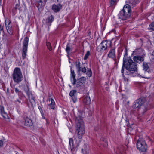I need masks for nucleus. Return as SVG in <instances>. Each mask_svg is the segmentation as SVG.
Returning <instances> with one entry per match:
<instances>
[{
	"mask_svg": "<svg viewBox=\"0 0 154 154\" xmlns=\"http://www.w3.org/2000/svg\"><path fill=\"white\" fill-rule=\"evenodd\" d=\"M125 63H126L125 68L127 70V73L126 75L131 76H135V72L137 70V64L135 62H134L130 58H128L127 59H126L125 54L123 58V65L121 70L122 75H123Z\"/></svg>",
	"mask_w": 154,
	"mask_h": 154,
	"instance_id": "obj_1",
	"label": "nucleus"
},
{
	"mask_svg": "<svg viewBox=\"0 0 154 154\" xmlns=\"http://www.w3.org/2000/svg\"><path fill=\"white\" fill-rule=\"evenodd\" d=\"M75 122L76 124V133L77 134L83 135L85 133V128L82 118L79 116L76 117Z\"/></svg>",
	"mask_w": 154,
	"mask_h": 154,
	"instance_id": "obj_2",
	"label": "nucleus"
},
{
	"mask_svg": "<svg viewBox=\"0 0 154 154\" xmlns=\"http://www.w3.org/2000/svg\"><path fill=\"white\" fill-rule=\"evenodd\" d=\"M131 14V9L129 5H125L122 10L121 11L119 14L120 18L122 20H126L129 18Z\"/></svg>",
	"mask_w": 154,
	"mask_h": 154,
	"instance_id": "obj_3",
	"label": "nucleus"
},
{
	"mask_svg": "<svg viewBox=\"0 0 154 154\" xmlns=\"http://www.w3.org/2000/svg\"><path fill=\"white\" fill-rule=\"evenodd\" d=\"M12 75L13 80L15 82L18 83L22 81L23 76L19 68L15 69Z\"/></svg>",
	"mask_w": 154,
	"mask_h": 154,
	"instance_id": "obj_4",
	"label": "nucleus"
},
{
	"mask_svg": "<svg viewBox=\"0 0 154 154\" xmlns=\"http://www.w3.org/2000/svg\"><path fill=\"white\" fill-rule=\"evenodd\" d=\"M137 147L141 152H144L146 151L147 148L146 145L143 138L139 139L137 143Z\"/></svg>",
	"mask_w": 154,
	"mask_h": 154,
	"instance_id": "obj_5",
	"label": "nucleus"
},
{
	"mask_svg": "<svg viewBox=\"0 0 154 154\" xmlns=\"http://www.w3.org/2000/svg\"><path fill=\"white\" fill-rule=\"evenodd\" d=\"M28 42L29 38L27 37H25L23 42V45L22 51V55L23 59H25L26 57Z\"/></svg>",
	"mask_w": 154,
	"mask_h": 154,
	"instance_id": "obj_6",
	"label": "nucleus"
},
{
	"mask_svg": "<svg viewBox=\"0 0 154 154\" xmlns=\"http://www.w3.org/2000/svg\"><path fill=\"white\" fill-rule=\"evenodd\" d=\"M110 45L107 41H103L97 47V50L98 51L102 52L105 50L108 47L107 45Z\"/></svg>",
	"mask_w": 154,
	"mask_h": 154,
	"instance_id": "obj_7",
	"label": "nucleus"
},
{
	"mask_svg": "<svg viewBox=\"0 0 154 154\" xmlns=\"http://www.w3.org/2000/svg\"><path fill=\"white\" fill-rule=\"evenodd\" d=\"M69 149L73 154H75L77 150L75 148L73 144V140L72 138L69 139Z\"/></svg>",
	"mask_w": 154,
	"mask_h": 154,
	"instance_id": "obj_8",
	"label": "nucleus"
},
{
	"mask_svg": "<svg viewBox=\"0 0 154 154\" xmlns=\"http://www.w3.org/2000/svg\"><path fill=\"white\" fill-rule=\"evenodd\" d=\"M143 102L141 99H138L133 103L132 107L134 109L139 108L143 104Z\"/></svg>",
	"mask_w": 154,
	"mask_h": 154,
	"instance_id": "obj_9",
	"label": "nucleus"
},
{
	"mask_svg": "<svg viewBox=\"0 0 154 154\" xmlns=\"http://www.w3.org/2000/svg\"><path fill=\"white\" fill-rule=\"evenodd\" d=\"M82 135H80L79 134L75 135L73 137L74 141L77 144L76 147L79 146V144L81 141L82 137Z\"/></svg>",
	"mask_w": 154,
	"mask_h": 154,
	"instance_id": "obj_10",
	"label": "nucleus"
},
{
	"mask_svg": "<svg viewBox=\"0 0 154 154\" xmlns=\"http://www.w3.org/2000/svg\"><path fill=\"white\" fill-rule=\"evenodd\" d=\"M71 70V74H70V79L72 84L73 85H75V82H76L77 80L75 78V72H74V71L72 69V68H70Z\"/></svg>",
	"mask_w": 154,
	"mask_h": 154,
	"instance_id": "obj_11",
	"label": "nucleus"
},
{
	"mask_svg": "<svg viewBox=\"0 0 154 154\" xmlns=\"http://www.w3.org/2000/svg\"><path fill=\"white\" fill-rule=\"evenodd\" d=\"M133 59L134 61L138 63H141L144 60V56L137 55L134 57Z\"/></svg>",
	"mask_w": 154,
	"mask_h": 154,
	"instance_id": "obj_12",
	"label": "nucleus"
},
{
	"mask_svg": "<svg viewBox=\"0 0 154 154\" xmlns=\"http://www.w3.org/2000/svg\"><path fill=\"white\" fill-rule=\"evenodd\" d=\"M108 57L110 58L114 59L115 58V47L112 48L108 54Z\"/></svg>",
	"mask_w": 154,
	"mask_h": 154,
	"instance_id": "obj_13",
	"label": "nucleus"
},
{
	"mask_svg": "<svg viewBox=\"0 0 154 154\" xmlns=\"http://www.w3.org/2000/svg\"><path fill=\"white\" fill-rule=\"evenodd\" d=\"M51 94H49L48 95V100L51 101L50 103L49 104L51 108L52 109H54L55 108V103L54 100L51 98Z\"/></svg>",
	"mask_w": 154,
	"mask_h": 154,
	"instance_id": "obj_14",
	"label": "nucleus"
},
{
	"mask_svg": "<svg viewBox=\"0 0 154 154\" xmlns=\"http://www.w3.org/2000/svg\"><path fill=\"white\" fill-rule=\"evenodd\" d=\"M62 6L60 5H53L52 7V10L55 12H58L61 9Z\"/></svg>",
	"mask_w": 154,
	"mask_h": 154,
	"instance_id": "obj_15",
	"label": "nucleus"
},
{
	"mask_svg": "<svg viewBox=\"0 0 154 154\" xmlns=\"http://www.w3.org/2000/svg\"><path fill=\"white\" fill-rule=\"evenodd\" d=\"M33 123L32 120L28 117H26L25 119V125L27 126H31L33 125Z\"/></svg>",
	"mask_w": 154,
	"mask_h": 154,
	"instance_id": "obj_16",
	"label": "nucleus"
},
{
	"mask_svg": "<svg viewBox=\"0 0 154 154\" xmlns=\"http://www.w3.org/2000/svg\"><path fill=\"white\" fill-rule=\"evenodd\" d=\"M27 96L32 105H33L35 104V97L33 96L32 93L28 95Z\"/></svg>",
	"mask_w": 154,
	"mask_h": 154,
	"instance_id": "obj_17",
	"label": "nucleus"
},
{
	"mask_svg": "<svg viewBox=\"0 0 154 154\" xmlns=\"http://www.w3.org/2000/svg\"><path fill=\"white\" fill-rule=\"evenodd\" d=\"M0 113L1 114L3 117L6 118L8 117V116L7 113L5 111L4 108L0 105Z\"/></svg>",
	"mask_w": 154,
	"mask_h": 154,
	"instance_id": "obj_18",
	"label": "nucleus"
},
{
	"mask_svg": "<svg viewBox=\"0 0 154 154\" xmlns=\"http://www.w3.org/2000/svg\"><path fill=\"white\" fill-rule=\"evenodd\" d=\"M80 63L79 61L78 62H76L75 66L76 69H77V72L78 73V75L79 76H81V74L80 73L81 71V67L80 65Z\"/></svg>",
	"mask_w": 154,
	"mask_h": 154,
	"instance_id": "obj_19",
	"label": "nucleus"
},
{
	"mask_svg": "<svg viewBox=\"0 0 154 154\" xmlns=\"http://www.w3.org/2000/svg\"><path fill=\"white\" fill-rule=\"evenodd\" d=\"M142 53L143 54V50L140 48H137L134 51H133L132 54L133 55H137L142 54Z\"/></svg>",
	"mask_w": 154,
	"mask_h": 154,
	"instance_id": "obj_20",
	"label": "nucleus"
},
{
	"mask_svg": "<svg viewBox=\"0 0 154 154\" xmlns=\"http://www.w3.org/2000/svg\"><path fill=\"white\" fill-rule=\"evenodd\" d=\"M83 102L87 105H89L91 103V100L88 95L86 96L84 98Z\"/></svg>",
	"mask_w": 154,
	"mask_h": 154,
	"instance_id": "obj_21",
	"label": "nucleus"
},
{
	"mask_svg": "<svg viewBox=\"0 0 154 154\" xmlns=\"http://www.w3.org/2000/svg\"><path fill=\"white\" fill-rule=\"evenodd\" d=\"M143 70L145 71V73H149V72L147 71L149 69V67L148 63L146 62H143Z\"/></svg>",
	"mask_w": 154,
	"mask_h": 154,
	"instance_id": "obj_22",
	"label": "nucleus"
},
{
	"mask_svg": "<svg viewBox=\"0 0 154 154\" xmlns=\"http://www.w3.org/2000/svg\"><path fill=\"white\" fill-rule=\"evenodd\" d=\"M82 152L83 154H88L89 152L88 146L85 145L84 148L82 149Z\"/></svg>",
	"mask_w": 154,
	"mask_h": 154,
	"instance_id": "obj_23",
	"label": "nucleus"
},
{
	"mask_svg": "<svg viewBox=\"0 0 154 154\" xmlns=\"http://www.w3.org/2000/svg\"><path fill=\"white\" fill-rule=\"evenodd\" d=\"M76 86L75 88H79V89H81L84 87V85L82 83H81L79 81L77 80L76 82H75V84Z\"/></svg>",
	"mask_w": 154,
	"mask_h": 154,
	"instance_id": "obj_24",
	"label": "nucleus"
},
{
	"mask_svg": "<svg viewBox=\"0 0 154 154\" xmlns=\"http://www.w3.org/2000/svg\"><path fill=\"white\" fill-rule=\"evenodd\" d=\"M5 25L6 26V28L8 32L10 34H11L12 33L11 31V26L10 24V23H8L7 26V23H6Z\"/></svg>",
	"mask_w": 154,
	"mask_h": 154,
	"instance_id": "obj_25",
	"label": "nucleus"
},
{
	"mask_svg": "<svg viewBox=\"0 0 154 154\" xmlns=\"http://www.w3.org/2000/svg\"><path fill=\"white\" fill-rule=\"evenodd\" d=\"M24 90L27 95L32 93L28 85H27L24 88Z\"/></svg>",
	"mask_w": 154,
	"mask_h": 154,
	"instance_id": "obj_26",
	"label": "nucleus"
},
{
	"mask_svg": "<svg viewBox=\"0 0 154 154\" xmlns=\"http://www.w3.org/2000/svg\"><path fill=\"white\" fill-rule=\"evenodd\" d=\"M139 2V0H130L129 1V3L132 5V6H134Z\"/></svg>",
	"mask_w": 154,
	"mask_h": 154,
	"instance_id": "obj_27",
	"label": "nucleus"
},
{
	"mask_svg": "<svg viewBox=\"0 0 154 154\" xmlns=\"http://www.w3.org/2000/svg\"><path fill=\"white\" fill-rule=\"evenodd\" d=\"M81 83H82L83 84L85 83V81L86 80V77H82L80 78L79 79H77Z\"/></svg>",
	"mask_w": 154,
	"mask_h": 154,
	"instance_id": "obj_28",
	"label": "nucleus"
},
{
	"mask_svg": "<svg viewBox=\"0 0 154 154\" xmlns=\"http://www.w3.org/2000/svg\"><path fill=\"white\" fill-rule=\"evenodd\" d=\"M148 29L151 31H154V22L150 24Z\"/></svg>",
	"mask_w": 154,
	"mask_h": 154,
	"instance_id": "obj_29",
	"label": "nucleus"
},
{
	"mask_svg": "<svg viewBox=\"0 0 154 154\" xmlns=\"http://www.w3.org/2000/svg\"><path fill=\"white\" fill-rule=\"evenodd\" d=\"M46 45L48 49L50 51H51L52 50V48L50 42H46Z\"/></svg>",
	"mask_w": 154,
	"mask_h": 154,
	"instance_id": "obj_30",
	"label": "nucleus"
},
{
	"mask_svg": "<svg viewBox=\"0 0 154 154\" xmlns=\"http://www.w3.org/2000/svg\"><path fill=\"white\" fill-rule=\"evenodd\" d=\"M86 74L89 77H90L92 76V72L91 69H88Z\"/></svg>",
	"mask_w": 154,
	"mask_h": 154,
	"instance_id": "obj_31",
	"label": "nucleus"
},
{
	"mask_svg": "<svg viewBox=\"0 0 154 154\" xmlns=\"http://www.w3.org/2000/svg\"><path fill=\"white\" fill-rule=\"evenodd\" d=\"M144 108H142L140 109L139 110V112L140 113H141L142 115L144 114L147 111V109L145 107H144Z\"/></svg>",
	"mask_w": 154,
	"mask_h": 154,
	"instance_id": "obj_32",
	"label": "nucleus"
},
{
	"mask_svg": "<svg viewBox=\"0 0 154 154\" xmlns=\"http://www.w3.org/2000/svg\"><path fill=\"white\" fill-rule=\"evenodd\" d=\"M71 50L70 47L69 46L68 44H67L66 45V51L67 53L69 54L71 51Z\"/></svg>",
	"mask_w": 154,
	"mask_h": 154,
	"instance_id": "obj_33",
	"label": "nucleus"
},
{
	"mask_svg": "<svg viewBox=\"0 0 154 154\" xmlns=\"http://www.w3.org/2000/svg\"><path fill=\"white\" fill-rule=\"evenodd\" d=\"M47 0H40L39 2V5H40V3L41 4V5L44 6L45 5V3L46 2Z\"/></svg>",
	"mask_w": 154,
	"mask_h": 154,
	"instance_id": "obj_34",
	"label": "nucleus"
},
{
	"mask_svg": "<svg viewBox=\"0 0 154 154\" xmlns=\"http://www.w3.org/2000/svg\"><path fill=\"white\" fill-rule=\"evenodd\" d=\"M90 54V52L89 51H88L85 54V56L84 57V59L85 60H86L88 57V56Z\"/></svg>",
	"mask_w": 154,
	"mask_h": 154,
	"instance_id": "obj_35",
	"label": "nucleus"
},
{
	"mask_svg": "<svg viewBox=\"0 0 154 154\" xmlns=\"http://www.w3.org/2000/svg\"><path fill=\"white\" fill-rule=\"evenodd\" d=\"M48 22L49 23H51L54 20V18L52 15L49 16L48 18Z\"/></svg>",
	"mask_w": 154,
	"mask_h": 154,
	"instance_id": "obj_36",
	"label": "nucleus"
},
{
	"mask_svg": "<svg viewBox=\"0 0 154 154\" xmlns=\"http://www.w3.org/2000/svg\"><path fill=\"white\" fill-rule=\"evenodd\" d=\"M76 92V91L75 90H73L71 91L69 93V96L71 97L73 96L74 94Z\"/></svg>",
	"mask_w": 154,
	"mask_h": 154,
	"instance_id": "obj_37",
	"label": "nucleus"
},
{
	"mask_svg": "<svg viewBox=\"0 0 154 154\" xmlns=\"http://www.w3.org/2000/svg\"><path fill=\"white\" fill-rule=\"evenodd\" d=\"M117 0H111L110 1V4L111 6L115 5L116 3Z\"/></svg>",
	"mask_w": 154,
	"mask_h": 154,
	"instance_id": "obj_38",
	"label": "nucleus"
},
{
	"mask_svg": "<svg viewBox=\"0 0 154 154\" xmlns=\"http://www.w3.org/2000/svg\"><path fill=\"white\" fill-rule=\"evenodd\" d=\"M81 71L83 73H85L86 72V69L85 67H83L81 68Z\"/></svg>",
	"mask_w": 154,
	"mask_h": 154,
	"instance_id": "obj_39",
	"label": "nucleus"
},
{
	"mask_svg": "<svg viewBox=\"0 0 154 154\" xmlns=\"http://www.w3.org/2000/svg\"><path fill=\"white\" fill-rule=\"evenodd\" d=\"M15 92L17 94L21 92V91L18 89L17 88H15Z\"/></svg>",
	"mask_w": 154,
	"mask_h": 154,
	"instance_id": "obj_40",
	"label": "nucleus"
},
{
	"mask_svg": "<svg viewBox=\"0 0 154 154\" xmlns=\"http://www.w3.org/2000/svg\"><path fill=\"white\" fill-rule=\"evenodd\" d=\"M3 145V142L1 140H0V147L2 146Z\"/></svg>",
	"mask_w": 154,
	"mask_h": 154,
	"instance_id": "obj_41",
	"label": "nucleus"
},
{
	"mask_svg": "<svg viewBox=\"0 0 154 154\" xmlns=\"http://www.w3.org/2000/svg\"><path fill=\"white\" fill-rule=\"evenodd\" d=\"M40 112L42 116L44 115V113L42 109H41V110H40Z\"/></svg>",
	"mask_w": 154,
	"mask_h": 154,
	"instance_id": "obj_42",
	"label": "nucleus"
},
{
	"mask_svg": "<svg viewBox=\"0 0 154 154\" xmlns=\"http://www.w3.org/2000/svg\"><path fill=\"white\" fill-rule=\"evenodd\" d=\"M142 78H146V79H149L150 78V77H147V76H142Z\"/></svg>",
	"mask_w": 154,
	"mask_h": 154,
	"instance_id": "obj_43",
	"label": "nucleus"
},
{
	"mask_svg": "<svg viewBox=\"0 0 154 154\" xmlns=\"http://www.w3.org/2000/svg\"><path fill=\"white\" fill-rule=\"evenodd\" d=\"M17 102H18L19 103H21V101L19 100L18 99L17 100H16L15 101V102L17 103Z\"/></svg>",
	"mask_w": 154,
	"mask_h": 154,
	"instance_id": "obj_44",
	"label": "nucleus"
},
{
	"mask_svg": "<svg viewBox=\"0 0 154 154\" xmlns=\"http://www.w3.org/2000/svg\"><path fill=\"white\" fill-rule=\"evenodd\" d=\"M19 6H20L18 4L16 5L15 7L16 9H18Z\"/></svg>",
	"mask_w": 154,
	"mask_h": 154,
	"instance_id": "obj_45",
	"label": "nucleus"
},
{
	"mask_svg": "<svg viewBox=\"0 0 154 154\" xmlns=\"http://www.w3.org/2000/svg\"><path fill=\"white\" fill-rule=\"evenodd\" d=\"M42 119H45V117L44 115L42 116Z\"/></svg>",
	"mask_w": 154,
	"mask_h": 154,
	"instance_id": "obj_46",
	"label": "nucleus"
},
{
	"mask_svg": "<svg viewBox=\"0 0 154 154\" xmlns=\"http://www.w3.org/2000/svg\"><path fill=\"white\" fill-rule=\"evenodd\" d=\"M38 108L39 109L40 111V110H41V109H42L41 107H40V106H38Z\"/></svg>",
	"mask_w": 154,
	"mask_h": 154,
	"instance_id": "obj_47",
	"label": "nucleus"
},
{
	"mask_svg": "<svg viewBox=\"0 0 154 154\" xmlns=\"http://www.w3.org/2000/svg\"><path fill=\"white\" fill-rule=\"evenodd\" d=\"M106 89L107 91H108L109 90V88L108 87H107L106 88Z\"/></svg>",
	"mask_w": 154,
	"mask_h": 154,
	"instance_id": "obj_48",
	"label": "nucleus"
},
{
	"mask_svg": "<svg viewBox=\"0 0 154 154\" xmlns=\"http://www.w3.org/2000/svg\"><path fill=\"white\" fill-rule=\"evenodd\" d=\"M73 101L74 102V103H75V100H73Z\"/></svg>",
	"mask_w": 154,
	"mask_h": 154,
	"instance_id": "obj_49",
	"label": "nucleus"
},
{
	"mask_svg": "<svg viewBox=\"0 0 154 154\" xmlns=\"http://www.w3.org/2000/svg\"><path fill=\"white\" fill-rule=\"evenodd\" d=\"M116 153L117 154H119V153L118 152H116Z\"/></svg>",
	"mask_w": 154,
	"mask_h": 154,
	"instance_id": "obj_50",
	"label": "nucleus"
},
{
	"mask_svg": "<svg viewBox=\"0 0 154 154\" xmlns=\"http://www.w3.org/2000/svg\"><path fill=\"white\" fill-rule=\"evenodd\" d=\"M106 145H107V143L106 142Z\"/></svg>",
	"mask_w": 154,
	"mask_h": 154,
	"instance_id": "obj_51",
	"label": "nucleus"
},
{
	"mask_svg": "<svg viewBox=\"0 0 154 154\" xmlns=\"http://www.w3.org/2000/svg\"><path fill=\"white\" fill-rule=\"evenodd\" d=\"M1 0H0V1H1Z\"/></svg>",
	"mask_w": 154,
	"mask_h": 154,
	"instance_id": "obj_52",
	"label": "nucleus"
}]
</instances>
